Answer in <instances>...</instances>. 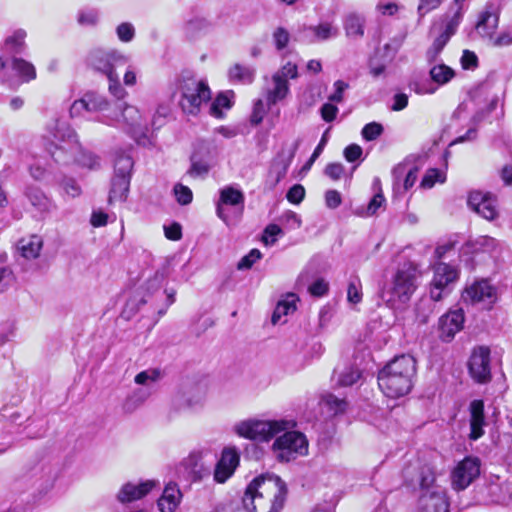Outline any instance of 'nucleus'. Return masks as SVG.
I'll return each instance as SVG.
<instances>
[{"mask_svg":"<svg viewBox=\"0 0 512 512\" xmlns=\"http://www.w3.org/2000/svg\"><path fill=\"white\" fill-rule=\"evenodd\" d=\"M286 493V485L279 476L261 475L247 486L242 502L248 512H279Z\"/></svg>","mask_w":512,"mask_h":512,"instance_id":"1","label":"nucleus"},{"mask_svg":"<svg viewBox=\"0 0 512 512\" xmlns=\"http://www.w3.org/2000/svg\"><path fill=\"white\" fill-rule=\"evenodd\" d=\"M416 375V361L410 355H401L391 360L378 374L381 391L390 398L408 394Z\"/></svg>","mask_w":512,"mask_h":512,"instance_id":"2","label":"nucleus"},{"mask_svg":"<svg viewBox=\"0 0 512 512\" xmlns=\"http://www.w3.org/2000/svg\"><path fill=\"white\" fill-rule=\"evenodd\" d=\"M45 148L55 162L70 164L80 152V142L75 130L65 121H55L47 128Z\"/></svg>","mask_w":512,"mask_h":512,"instance_id":"3","label":"nucleus"},{"mask_svg":"<svg viewBox=\"0 0 512 512\" xmlns=\"http://www.w3.org/2000/svg\"><path fill=\"white\" fill-rule=\"evenodd\" d=\"M177 90L181 95L179 105L186 114H198L201 105L211 99L207 82L197 79L190 73H184L178 78Z\"/></svg>","mask_w":512,"mask_h":512,"instance_id":"4","label":"nucleus"},{"mask_svg":"<svg viewBox=\"0 0 512 512\" xmlns=\"http://www.w3.org/2000/svg\"><path fill=\"white\" fill-rule=\"evenodd\" d=\"M286 421L260 420L249 418L237 422L233 426V431L241 438L258 442H268L278 433L284 431L287 427Z\"/></svg>","mask_w":512,"mask_h":512,"instance_id":"5","label":"nucleus"},{"mask_svg":"<svg viewBox=\"0 0 512 512\" xmlns=\"http://www.w3.org/2000/svg\"><path fill=\"white\" fill-rule=\"evenodd\" d=\"M133 166L134 162L129 154L124 152L116 154L108 198L110 204L116 201L125 202L127 200Z\"/></svg>","mask_w":512,"mask_h":512,"instance_id":"6","label":"nucleus"},{"mask_svg":"<svg viewBox=\"0 0 512 512\" xmlns=\"http://www.w3.org/2000/svg\"><path fill=\"white\" fill-rule=\"evenodd\" d=\"M271 450L277 461L287 463L308 454V440L301 432L287 431L275 439Z\"/></svg>","mask_w":512,"mask_h":512,"instance_id":"7","label":"nucleus"},{"mask_svg":"<svg viewBox=\"0 0 512 512\" xmlns=\"http://www.w3.org/2000/svg\"><path fill=\"white\" fill-rule=\"evenodd\" d=\"M129 62V56L113 48L96 47L87 55V65L106 77L117 74L116 68Z\"/></svg>","mask_w":512,"mask_h":512,"instance_id":"8","label":"nucleus"},{"mask_svg":"<svg viewBox=\"0 0 512 512\" xmlns=\"http://www.w3.org/2000/svg\"><path fill=\"white\" fill-rule=\"evenodd\" d=\"M417 271L412 266H404L397 270L392 286L384 292L383 297L390 303H406L417 288Z\"/></svg>","mask_w":512,"mask_h":512,"instance_id":"9","label":"nucleus"},{"mask_svg":"<svg viewBox=\"0 0 512 512\" xmlns=\"http://www.w3.org/2000/svg\"><path fill=\"white\" fill-rule=\"evenodd\" d=\"M245 197L241 190L232 186L220 190V197L216 206L217 216L226 224H235L244 210Z\"/></svg>","mask_w":512,"mask_h":512,"instance_id":"10","label":"nucleus"},{"mask_svg":"<svg viewBox=\"0 0 512 512\" xmlns=\"http://www.w3.org/2000/svg\"><path fill=\"white\" fill-rule=\"evenodd\" d=\"M490 349L486 346H478L472 350L468 361V370L471 378L485 384L491 380Z\"/></svg>","mask_w":512,"mask_h":512,"instance_id":"11","label":"nucleus"},{"mask_svg":"<svg viewBox=\"0 0 512 512\" xmlns=\"http://www.w3.org/2000/svg\"><path fill=\"white\" fill-rule=\"evenodd\" d=\"M433 278L431 281L430 294L432 299L441 300L444 294L448 293V287L458 278V270L456 267L438 262L433 265Z\"/></svg>","mask_w":512,"mask_h":512,"instance_id":"12","label":"nucleus"},{"mask_svg":"<svg viewBox=\"0 0 512 512\" xmlns=\"http://www.w3.org/2000/svg\"><path fill=\"white\" fill-rule=\"evenodd\" d=\"M120 114L115 117H107V120L103 121L108 125H119L127 133L136 137L138 133L142 132V116L137 107L129 105L127 103L120 104L118 106Z\"/></svg>","mask_w":512,"mask_h":512,"instance_id":"13","label":"nucleus"},{"mask_svg":"<svg viewBox=\"0 0 512 512\" xmlns=\"http://www.w3.org/2000/svg\"><path fill=\"white\" fill-rule=\"evenodd\" d=\"M240 463V454L235 447H226L222 450L217 461L213 479L216 483L223 484L233 476Z\"/></svg>","mask_w":512,"mask_h":512,"instance_id":"14","label":"nucleus"},{"mask_svg":"<svg viewBox=\"0 0 512 512\" xmlns=\"http://www.w3.org/2000/svg\"><path fill=\"white\" fill-rule=\"evenodd\" d=\"M429 71L430 78L433 82L431 85L417 84L414 91L419 95L434 94L439 86L449 83L455 77V71L444 63L431 64Z\"/></svg>","mask_w":512,"mask_h":512,"instance_id":"15","label":"nucleus"},{"mask_svg":"<svg viewBox=\"0 0 512 512\" xmlns=\"http://www.w3.org/2000/svg\"><path fill=\"white\" fill-rule=\"evenodd\" d=\"M418 512H449V502L445 490L433 487L432 490L421 492L417 505Z\"/></svg>","mask_w":512,"mask_h":512,"instance_id":"16","label":"nucleus"},{"mask_svg":"<svg viewBox=\"0 0 512 512\" xmlns=\"http://www.w3.org/2000/svg\"><path fill=\"white\" fill-rule=\"evenodd\" d=\"M480 474V462L477 458L467 457L453 471L452 483L455 489L463 490Z\"/></svg>","mask_w":512,"mask_h":512,"instance_id":"17","label":"nucleus"},{"mask_svg":"<svg viewBox=\"0 0 512 512\" xmlns=\"http://www.w3.org/2000/svg\"><path fill=\"white\" fill-rule=\"evenodd\" d=\"M468 206L484 219L492 221L498 217L496 200L489 194L473 191L468 196Z\"/></svg>","mask_w":512,"mask_h":512,"instance_id":"18","label":"nucleus"},{"mask_svg":"<svg viewBox=\"0 0 512 512\" xmlns=\"http://www.w3.org/2000/svg\"><path fill=\"white\" fill-rule=\"evenodd\" d=\"M462 299L470 304L479 302L491 304L496 299V290L487 280L475 281L464 290Z\"/></svg>","mask_w":512,"mask_h":512,"instance_id":"19","label":"nucleus"},{"mask_svg":"<svg viewBox=\"0 0 512 512\" xmlns=\"http://www.w3.org/2000/svg\"><path fill=\"white\" fill-rule=\"evenodd\" d=\"M463 323L464 313L461 309L446 313L439 320L440 338L445 342L451 341L463 328Z\"/></svg>","mask_w":512,"mask_h":512,"instance_id":"20","label":"nucleus"},{"mask_svg":"<svg viewBox=\"0 0 512 512\" xmlns=\"http://www.w3.org/2000/svg\"><path fill=\"white\" fill-rule=\"evenodd\" d=\"M159 483L155 480H146L139 484L128 482L124 484L117 494V499L121 503H129L139 500L146 496Z\"/></svg>","mask_w":512,"mask_h":512,"instance_id":"21","label":"nucleus"},{"mask_svg":"<svg viewBox=\"0 0 512 512\" xmlns=\"http://www.w3.org/2000/svg\"><path fill=\"white\" fill-rule=\"evenodd\" d=\"M304 37L309 43L329 41L337 38L339 28L331 22H320L317 25L303 27Z\"/></svg>","mask_w":512,"mask_h":512,"instance_id":"22","label":"nucleus"},{"mask_svg":"<svg viewBox=\"0 0 512 512\" xmlns=\"http://www.w3.org/2000/svg\"><path fill=\"white\" fill-rule=\"evenodd\" d=\"M470 410V439L477 440L484 434V403L482 400H473L469 406Z\"/></svg>","mask_w":512,"mask_h":512,"instance_id":"23","label":"nucleus"},{"mask_svg":"<svg viewBox=\"0 0 512 512\" xmlns=\"http://www.w3.org/2000/svg\"><path fill=\"white\" fill-rule=\"evenodd\" d=\"M366 18L357 12L348 13L343 19V28L346 37L360 39L365 34Z\"/></svg>","mask_w":512,"mask_h":512,"instance_id":"24","label":"nucleus"},{"mask_svg":"<svg viewBox=\"0 0 512 512\" xmlns=\"http://www.w3.org/2000/svg\"><path fill=\"white\" fill-rule=\"evenodd\" d=\"M492 5H487L486 10L481 13L476 25V30L480 36L492 39L498 26V15L495 11L490 10Z\"/></svg>","mask_w":512,"mask_h":512,"instance_id":"25","label":"nucleus"},{"mask_svg":"<svg viewBox=\"0 0 512 512\" xmlns=\"http://www.w3.org/2000/svg\"><path fill=\"white\" fill-rule=\"evenodd\" d=\"M182 494L177 484L169 483L158 500V507L161 512H175Z\"/></svg>","mask_w":512,"mask_h":512,"instance_id":"26","label":"nucleus"},{"mask_svg":"<svg viewBox=\"0 0 512 512\" xmlns=\"http://www.w3.org/2000/svg\"><path fill=\"white\" fill-rule=\"evenodd\" d=\"M25 196L31 205L40 212H50L56 207L55 203L37 186H27Z\"/></svg>","mask_w":512,"mask_h":512,"instance_id":"27","label":"nucleus"},{"mask_svg":"<svg viewBox=\"0 0 512 512\" xmlns=\"http://www.w3.org/2000/svg\"><path fill=\"white\" fill-rule=\"evenodd\" d=\"M43 247V240L39 235H30L18 241L17 248L22 257L31 260L36 259L40 255Z\"/></svg>","mask_w":512,"mask_h":512,"instance_id":"28","label":"nucleus"},{"mask_svg":"<svg viewBox=\"0 0 512 512\" xmlns=\"http://www.w3.org/2000/svg\"><path fill=\"white\" fill-rule=\"evenodd\" d=\"M185 466L193 481H201L210 475V468L205 465L199 453H192L185 460Z\"/></svg>","mask_w":512,"mask_h":512,"instance_id":"29","label":"nucleus"},{"mask_svg":"<svg viewBox=\"0 0 512 512\" xmlns=\"http://www.w3.org/2000/svg\"><path fill=\"white\" fill-rule=\"evenodd\" d=\"M151 396L149 388H137L133 390L123 401L122 409L131 414L140 408Z\"/></svg>","mask_w":512,"mask_h":512,"instance_id":"30","label":"nucleus"},{"mask_svg":"<svg viewBox=\"0 0 512 512\" xmlns=\"http://www.w3.org/2000/svg\"><path fill=\"white\" fill-rule=\"evenodd\" d=\"M272 82L273 87L267 91V104L269 107L283 100L289 93V84L286 79H281L278 75H273Z\"/></svg>","mask_w":512,"mask_h":512,"instance_id":"31","label":"nucleus"},{"mask_svg":"<svg viewBox=\"0 0 512 512\" xmlns=\"http://www.w3.org/2000/svg\"><path fill=\"white\" fill-rule=\"evenodd\" d=\"M297 300L295 294H288L283 300L279 301L271 317L272 323L276 325L282 321L283 316L293 313L296 310Z\"/></svg>","mask_w":512,"mask_h":512,"instance_id":"32","label":"nucleus"},{"mask_svg":"<svg viewBox=\"0 0 512 512\" xmlns=\"http://www.w3.org/2000/svg\"><path fill=\"white\" fill-rule=\"evenodd\" d=\"M11 68L25 82H29L36 78V69L34 65L23 58L13 57L11 60Z\"/></svg>","mask_w":512,"mask_h":512,"instance_id":"33","label":"nucleus"},{"mask_svg":"<svg viewBox=\"0 0 512 512\" xmlns=\"http://www.w3.org/2000/svg\"><path fill=\"white\" fill-rule=\"evenodd\" d=\"M233 92L227 91L217 95L210 105V114L216 118H222V109H230L232 106Z\"/></svg>","mask_w":512,"mask_h":512,"instance_id":"34","label":"nucleus"},{"mask_svg":"<svg viewBox=\"0 0 512 512\" xmlns=\"http://www.w3.org/2000/svg\"><path fill=\"white\" fill-rule=\"evenodd\" d=\"M438 300L429 298H422L416 304V318L421 324H426L429 321V318L435 312V302Z\"/></svg>","mask_w":512,"mask_h":512,"instance_id":"35","label":"nucleus"},{"mask_svg":"<svg viewBox=\"0 0 512 512\" xmlns=\"http://www.w3.org/2000/svg\"><path fill=\"white\" fill-rule=\"evenodd\" d=\"M72 162H76L80 166L90 170H97L101 166L100 157L92 152L84 151L81 146L80 152L76 153L75 158L71 161V163Z\"/></svg>","mask_w":512,"mask_h":512,"instance_id":"36","label":"nucleus"},{"mask_svg":"<svg viewBox=\"0 0 512 512\" xmlns=\"http://www.w3.org/2000/svg\"><path fill=\"white\" fill-rule=\"evenodd\" d=\"M163 377V372L159 368H149L144 371L139 372L135 378L134 382L137 385L144 386L143 388H149V386L153 383L158 382Z\"/></svg>","mask_w":512,"mask_h":512,"instance_id":"37","label":"nucleus"},{"mask_svg":"<svg viewBox=\"0 0 512 512\" xmlns=\"http://www.w3.org/2000/svg\"><path fill=\"white\" fill-rule=\"evenodd\" d=\"M449 42L446 34H440L432 42L431 46L427 49L425 57L429 64H434L438 61L441 52Z\"/></svg>","mask_w":512,"mask_h":512,"instance_id":"38","label":"nucleus"},{"mask_svg":"<svg viewBox=\"0 0 512 512\" xmlns=\"http://www.w3.org/2000/svg\"><path fill=\"white\" fill-rule=\"evenodd\" d=\"M292 157L293 154L290 156L287 162H274L272 164L268 178L270 189H273L285 177Z\"/></svg>","mask_w":512,"mask_h":512,"instance_id":"39","label":"nucleus"},{"mask_svg":"<svg viewBox=\"0 0 512 512\" xmlns=\"http://www.w3.org/2000/svg\"><path fill=\"white\" fill-rule=\"evenodd\" d=\"M467 246L473 252H491L496 248L497 241L490 236L482 235L473 240H469Z\"/></svg>","mask_w":512,"mask_h":512,"instance_id":"40","label":"nucleus"},{"mask_svg":"<svg viewBox=\"0 0 512 512\" xmlns=\"http://www.w3.org/2000/svg\"><path fill=\"white\" fill-rule=\"evenodd\" d=\"M229 78L232 81H238L240 83H252L254 70L240 64H235L229 69Z\"/></svg>","mask_w":512,"mask_h":512,"instance_id":"41","label":"nucleus"},{"mask_svg":"<svg viewBox=\"0 0 512 512\" xmlns=\"http://www.w3.org/2000/svg\"><path fill=\"white\" fill-rule=\"evenodd\" d=\"M320 403L334 415L344 412L347 407V403L344 399L338 398L330 393L323 394Z\"/></svg>","mask_w":512,"mask_h":512,"instance_id":"42","label":"nucleus"},{"mask_svg":"<svg viewBox=\"0 0 512 512\" xmlns=\"http://www.w3.org/2000/svg\"><path fill=\"white\" fill-rule=\"evenodd\" d=\"M88 112H100L108 108V100L103 96L95 92H87L84 95Z\"/></svg>","mask_w":512,"mask_h":512,"instance_id":"43","label":"nucleus"},{"mask_svg":"<svg viewBox=\"0 0 512 512\" xmlns=\"http://www.w3.org/2000/svg\"><path fill=\"white\" fill-rule=\"evenodd\" d=\"M26 36L25 30L18 29L6 38L5 45L14 53H22L25 49Z\"/></svg>","mask_w":512,"mask_h":512,"instance_id":"44","label":"nucleus"},{"mask_svg":"<svg viewBox=\"0 0 512 512\" xmlns=\"http://www.w3.org/2000/svg\"><path fill=\"white\" fill-rule=\"evenodd\" d=\"M59 186L61 187L64 195L71 198L79 197L82 193V189L79 183L71 177H63L59 181Z\"/></svg>","mask_w":512,"mask_h":512,"instance_id":"45","label":"nucleus"},{"mask_svg":"<svg viewBox=\"0 0 512 512\" xmlns=\"http://www.w3.org/2000/svg\"><path fill=\"white\" fill-rule=\"evenodd\" d=\"M445 174L438 169H429L421 180L420 186L425 189L432 188L435 183L445 182Z\"/></svg>","mask_w":512,"mask_h":512,"instance_id":"46","label":"nucleus"},{"mask_svg":"<svg viewBox=\"0 0 512 512\" xmlns=\"http://www.w3.org/2000/svg\"><path fill=\"white\" fill-rule=\"evenodd\" d=\"M272 40L277 51L285 49L290 42V33L282 26H278L272 33Z\"/></svg>","mask_w":512,"mask_h":512,"instance_id":"47","label":"nucleus"},{"mask_svg":"<svg viewBox=\"0 0 512 512\" xmlns=\"http://www.w3.org/2000/svg\"><path fill=\"white\" fill-rule=\"evenodd\" d=\"M361 377V372L358 368L348 367L343 370L339 376L338 383L341 386H351L355 384Z\"/></svg>","mask_w":512,"mask_h":512,"instance_id":"48","label":"nucleus"},{"mask_svg":"<svg viewBox=\"0 0 512 512\" xmlns=\"http://www.w3.org/2000/svg\"><path fill=\"white\" fill-rule=\"evenodd\" d=\"M116 35L121 42L129 43L135 37V28L130 22L120 23L116 27Z\"/></svg>","mask_w":512,"mask_h":512,"instance_id":"49","label":"nucleus"},{"mask_svg":"<svg viewBox=\"0 0 512 512\" xmlns=\"http://www.w3.org/2000/svg\"><path fill=\"white\" fill-rule=\"evenodd\" d=\"M108 81H109V86H108V90L109 92L117 99L121 100L123 98L126 97L127 95V92L126 90L122 87L121 83H120V80H119V75L118 73L117 74H114L113 76H108Z\"/></svg>","mask_w":512,"mask_h":512,"instance_id":"50","label":"nucleus"},{"mask_svg":"<svg viewBox=\"0 0 512 512\" xmlns=\"http://www.w3.org/2000/svg\"><path fill=\"white\" fill-rule=\"evenodd\" d=\"M173 190L176 200L180 205H188L192 202L193 194L189 187L176 184Z\"/></svg>","mask_w":512,"mask_h":512,"instance_id":"51","label":"nucleus"},{"mask_svg":"<svg viewBox=\"0 0 512 512\" xmlns=\"http://www.w3.org/2000/svg\"><path fill=\"white\" fill-rule=\"evenodd\" d=\"M434 481V472L428 467L423 468L420 472L419 478L421 492L432 490L433 487H438L437 485H434Z\"/></svg>","mask_w":512,"mask_h":512,"instance_id":"52","label":"nucleus"},{"mask_svg":"<svg viewBox=\"0 0 512 512\" xmlns=\"http://www.w3.org/2000/svg\"><path fill=\"white\" fill-rule=\"evenodd\" d=\"M408 165L400 163L396 165L392 170L393 186L397 192H401V185L408 171Z\"/></svg>","mask_w":512,"mask_h":512,"instance_id":"53","label":"nucleus"},{"mask_svg":"<svg viewBox=\"0 0 512 512\" xmlns=\"http://www.w3.org/2000/svg\"><path fill=\"white\" fill-rule=\"evenodd\" d=\"M383 132V127L381 124L376 122H371L366 124L362 129V136L367 141H372L378 138Z\"/></svg>","mask_w":512,"mask_h":512,"instance_id":"54","label":"nucleus"},{"mask_svg":"<svg viewBox=\"0 0 512 512\" xmlns=\"http://www.w3.org/2000/svg\"><path fill=\"white\" fill-rule=\"evenodd\" d=\"M262 254L258 249H252L245 255L237 264L239 270L249 269L252 265L261 258Z\"/></svg>","mask_w":512,"mask_h":512,"instance_id":"55","label":"nucleus"},{"mask_svg":"<svg viewBox=\"0 0 512 512\" xmlns=\"http://www.w3.org/2000/svg\"><path fill=\"white\" fill-rule=\"evenodd\" d=\"M305 197V188L301 184L293 185L287 192L286 198L290 203L299 204Z\"/></svg>","mask_w":512,"mask_h":512,"instance_id":"56","label":"nucleus"},{"mask_svg":"<svg viewBox=\"0 0 512 512\" xmlns=\"http://www.w3.org/2000/svg\"><path fill=\"white\" fill-rule=\"evenodd\" d=\"M274 75H278L281 79H295L298 76L297 65L292 62H287L283 65Z\"/></svg>","mask_w":512,"mask_h":512,"instance_id":"57","label":"nucleus"},{"mask_svg":"<svg viewBox=\"0 0 512 512\" xmlns=\"http://www.w3.org/2000/svg\"><path fill=\"white\" fill-rule=\"evenodd\" d=\"M345 171L344 166L341 163L334 162L329 163L324 170V174L330 179L337 181L341 179Z\"/></svg>","mask_w":512,"mask_h":512,"instance_id":"58","label":"nucleus"},{"mask_svg":"<svg viewBox=\"0 0 512 512\" xmlns=\"http://www.w3.org/2000/svg\"><path fill=\"white\" fill-rule=\"evenodd\" d=\"M461 20V7L458 8L457 12L454 14V16L449 20V22L446 24L444 30L440 34H446L447 39H451V37L455 34L456 29L460 23Z\"/></svg>","mask_w":512,"mask_h":512,"instance_id":"59","label":"nucleus"},{"mask_svg":"<svg viewBox=\"0 0 512 512\" xmlns=\"http://www.w3.org/2000/svg\"><path fill=\"white\" fill-rule=\"evenodd\" d=\"M333 86L334 92L329 96L328 99L334 103H341L343 101L344 91L349 88V84L342 80H337Z\"/></svg>","mask_w":512,"mask_h":512,"instance_id":"60","label":"nucleus"},{"mask_svg":"<svg viewBox=\"0 0 512 512\" xmlns=\"http://www.w3.org/2000/svg\"><path fill=\"white\" fill-rule=\"evenodd\" d=\"M266 114V108L261 99H258L253 106V111L251 114V123L258 125L262 122L264 116Z\"/></svg>","mask_w":512,"mask_h":512,"instance_id":"61","label":"nucleus"},{"mask_svg":"<svg viewBox=\"0 0 512 512\" xmlns=\"http://www.w3.org/2000/svg\"><path fill=\"white\" fill-rule=\"evenodd\" d=\"M342 203L341 194L334 189L325 192V204L329 209H336Z\"/></svg>","mask_w":512,"mask_h":512,"instance_id":"62","label":"nucleus"},{"mask_svg":"<svg viewBox=\"0 0 512 512\" xmlns=\"http://www.w3.org/2000/svg\"><path fill=\"white\" fill-rule=\"evenodd\" d=\"M443 0H420V3L417 8V12L419 17H424L430 11L438 8Z\"/></svg>","mask_w":512,"mask_h":512,"instance_id":"63","label":"nucleus"},{"mask_svg":"<svg viewBox=\"0 0 512 512\" xmlns=\"http://www.w3.org/2000/svg\"><path fill=\"white\" fill-rule=\"evenodd\" d=\"M328 288V283L324 279H317L308 287V291L313 296L321 297L328 292Z\"/></svg>","mask_w":512,"mask_h":512,"instance_id":"64","label":"nucleus"}]
</instances>
